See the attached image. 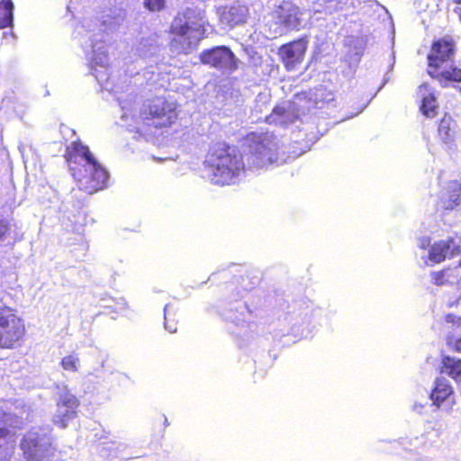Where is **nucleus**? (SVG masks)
<instances>
[{
    "label": "nucleus",
    "mask_w": 461,
    "mask_h": 461,
    "mask_svg": "<svg viewBox=\"0 0 461 461\" xmlns=\"http://www.w3.org/2000/svg\"><path fill=\"white\" fill-rule=\"evenodd\" d=\"M21 449L27 461H59L49 431L45 429H34L26 433L21 442Z\"/></svg>",
    "instance_id": "nucleus-7"
},
{
    "label": "nucleus",
    "mask_w": 461,
    "mask_h": 461,
    "mask_svg": "<svg viewBox=\"0 0 461 461\" xmlns=\"http://www.w3.org/2000/svg\"><path fill=\"white\" fill-rule=\"evenodd\" d=\"M246 166L249 169H260L279 159V145L276 136L265 133L249 145L245 153Z\"/></svg>",
    "instance_id": "nucleus-6"
},
{
    "label": "nucleus",
    "mask_w": 461,
    "mask_h": 461,
    "mask_svg": "<svg viewBox=\"0 0 461 461\" xmlns=\"http://www.w3.org/2000/svg\"><path fill=\"white\" fill-rule=\"evenodd\" d=\"M420 248L426 249L427 247L430 246V239L429 238H423L420 242Z\"/></svg>",
    "instance_id": "nucleus-36"
},
{
    "label": "nucleus",
    "mask_w": 461,
    "mask_h": 461,
    "mask_svg": "<svg viewBox=\"0 0 461 461\" xmlns=\"http://www.w3.org/2000/svg\"><path fill=\"white\" fill-rule=\"evenodd\" d=\"M79 365V358L76 355H69L62 358L61 366L67 371L76 372Z\"/></svg>",
    "instance_id": "nucleus-31"
},
{
    "label": "nucleus",
    "mask_w": 461,
    "mask_h": 461,
    "mask_svg": "<svg viewBox=\"0 0 461 461\" xmlns=\"http://www.w3.org/2000/svg\"><path fill=\"white\" fill-rule=\"evenodd\" d=\"M324 12L328 14L355 7L353 0H322Z\"/></svg>",
    "instance_id": "nucleus-29"
},
{
    "label": "nucleus",
    "mask_w": 461,
    "mask_h": 461,
    "mask_svg": "<svg viewBox=\"0 0 461 461\" xmlns=\"http://www.w3.org/2000/svg\"><path fill=\"white\" fill-rule=\"evenodd\" d=\"M333 100L334 97L331 93L326 94L323 89H316L310 94L308 108L322 109L326 104H329Z\"/></svg>",
    "instance_id": "nucleus-26"
},
{
    "label": "nucleus",
    "mask_w": 461,
    "mask_h": 461,
    "mask_svg": "<svg viewBox=\"0 0 461 461\" xmlns=\"http://www.w3.org/2000/svg\"><path fill=\"white\" fill-rule=\"evenodd\" d=\"M204 163L207 177L211 183L218 185L235 184L247 167L243 156L225 144L212 148Z\"/></svg>",
    "instance_id": "nucleus-5"
},
{
    "label": "nucleus",
    "mask_w": 461,
    "mask_h": 461,
    "mask_svg": "<svg viewBox=\"0 0 461 461\" xmlns=\"http://www.w3.org/2000/svg\"><path fill=\"white\" fill-rule=\"evenodd\" d=\"M144 5L149 11H160L165 5V0H145Z\"/></svg>",
    "instance_id": "nucleus-33"
},
{
    "label": "nucleus",
    "mask_w": 461,
    "mask_h": 461,
    "mask_svg": "<svg viewBox=\"0 0 461 461\" xmlns=\"http://www.w3.org/2000/svg\"><path fill=\"white\" fill-rule=\"evenodd\" d=\"M136 53L142 59L155 58L161 50L157 35L142 37L136 46Z\"/></svg>",
    "instance_id": "nucleus-19"
},
{
    "label": "nucleus",
    "mask_w": 461,
    "mask_h": 461,
    "mask_svg": "<svg viewBox=\"0 0 461 461\" xmlns=\"http://www.w3.org/2000/svg\"><path fill=\"white\" fill-rule=\"evenodd\" d=\"M239 305L241 310L239 313L234 312L233 310L230 309L226 311L223 316L227 321H230L238 327H244L245 323H247L246 315L249 314V312L246 303H240Z\"/></svg>",
    "instance_id": "nucleus-28"
},
{
    "label": "nucleus",
    "mask_w": 461,
    "mask_h": 461,
    "mask_svg": "<svg viewBox=\"0 0 461 461\" xmlns=\"http://www.w3.org/2000/svg\"><path fill=\"white\" fill-rule=\"evenodd\" d=\"M111 447H113V448H115L117 450L122 451V450L126 448V445L124 443H115V442H113Z\"/></svg>",
    "instance_id": "nucleus-38"
},
{
    "label": "nucleus",
    "mask_w": 461,
    "mask_h": 461,
    "mask_svg": "<svg viewBox=\"0 0 461 461\" xmlns=\"http://www.w3.org/2000/svg\"><path fill=\"white\" fill-rule=\"evenodd\" d=\"M12 224L5 220H0V244L11 237Z\"/></svg>",
    "instance_id": "nucleus-32"
},
{
    "label": "nucleus",
    "mask_w": 461,
    "mask_h": 461,
    "mask_svg": "<svg viewBox=\"0 0 461 461\" xmlns=\"http://www.w3.org/2000/svg\"><path fill=\"white\" fill-rule=\"evenodd\" d=\"M171 316H174L173 307L167 303L164 307V327L168 332L174 333L177 328L174 319H170Z\"/></svg>",
    "instance_id": "nucleus-30"
},
{
    "label": "nucleus",
    "mask_w": 461,
    "mask_h": 461,
    "mask_svg": "<svg viewBox=\"0 0 461 461\" xmlns=\"http://www.w3.org/2000/svg\"><path fill=\"white\" fill-rule=\"evenodd\" d=\"M461 204V184L457 181L448 183L441 194L439 205L444 210H453Z\"/></svg>",
    "instance_id": "nucleus-18"
},
{
    "label": "nucleus",
    "mask_w": 461,
    "mask_h": 461,
    "mask_svg": "<svg viewBox=\"0 0 461 461\" xmlns=\"http://www.w3.org/2000/svg\"><path fill=\"white\" fill-rule=\"evenodd\" d=\"M149 73H151L152 75H154V71H151V72H149V71H146V72H144L143 76L146 77H147V74H149Z\"/></svg>",
    "instance_id": "nucleus-39"
},
{
    "label": "nucleus",
    "mask_w": 461,
    "mask_h": 461,
    "mask_svg": "<svg viewBox=\"0 0 461 461\" xmlns=\"http://www.w3.org/2000/svg\"><path fill=\"white\" fill-rule=\"evenodd\" d=\"M265 97H266V96L258 95L257 103H258L260 99H263V98H265Z\"/></svg>",
    "instance_id": "nucleus-40"
},
{
    "label": "nucleus",
    "mask_w": 461,
    "mask_h": 461,
    "mask_svg": "<svg viewBox=\"0 0 461 461\" xmlns=\"http://www.w3.org/2000/svg\"><path fill=\"white\" fill-rule=\"evenodd\" d=\"M456 4H461V0H454Z\"/></svg>",
    "instance_id": "nucleus-41"
},
{
    "label": "nucleus",
    "mask_w": 461,
    "mask_h": 461,
    "mask_svg": "<svg viewBox=\"0 0 461 461\" xmlns=\"http://www.w3.org/2000/svg\"><path fill=\"white\" fill-rule=\"evenodd\" d=\"M165 424L167 425V419L165 417Z\"/></svg>",
    "instance_id": "nucleus-43"
},
{
    "label": "nucleus",
    "mask_w": 461,
    "mask_h": 461,
    "mask_svg": "<svg viewBox=\"0 0 461 461\" xmlns=\"http://www.w3.org/2000/svg\"><path fill=\"white\" fill-rule=\"evenodd\" d=\"M299 118V105L295 102H284L273 108L266 120L268 123L282 126L294 122Z\"/></svg>",
    "instance_id": "nucleus-16"
},
{
    "label": "nucleus",
    "mask_w": 461,
    "mask_h": 461,
    "mask_svg": "<svg viewBox=\"0 0 461 461\" xmlns=\"http://www.w3.org/2000/svg\"><path fill=\"white\" fill-rule=\"evenodd\" d=\"M65 157L79 189L91 194L106 187L109 174L87 146L78 140L72 141L67 147Z\"/></svg>",
    "instance_id": "nucleus-3"
},
{
    "label": "nucleus",
    "mask_w": 461,
    "mask_h": 461,
    "mask_svg": "<svg viewBox=\"0 0 461 461\" xmlns=\"http://www.w3.org/2000/svg\"><path fill=\"white\" fill-rule=\"evenodd\" d=\"M56 411L52 416V422L60 429H65L68 423L77 416L79 401L67 385L59 384L56 387Z\"/></svg>",
    "instance_id": "nucleus-9"
},
{
    "label": "nucleus",
    "mask_w": 461,
    "mask_h": 461,
    "mask_svg": "<svg viewBox=\"0 0 461 461\" xmlns=\"http://www.w3.org/2000/svg\"><path fill=\"white\" fill-rule=\"evenodd\" d=\"M461 260L459 266L454 268H447L439 272L432 273L433 283L436 285H444L447 284H461Z\"/></svg>",
    "instance_id": "nucleus-22"
},
{
    "label": "nucleus",
    "mask_w": 461,
    "mask_h": 461,
    "mask_svg": "<svg viewBox=\"0 0 461 461\" xmlns=\"http://www.w3.org/2000/svg\"><path fill=\"white\" fill-rule=\"evenodd\" d=\"M303 10L294 2L282 0L275 6L273 18L281 26L280 33L288 30H299L304 22Z\"/></svg>",
    "instance_id": "nucleus-10"
},
{
    "label": "nucleus",
    "mask_w": 461,
    "mask_h": 461,
    "mask_svg": "<svg viewBox=\"0 0 461 461\" xmlns=\"http://www.w3.org/2000/svg\"><path fill=\"white\" fill-rule=\"evenodd\" d=\"M419 95L421 97L420 111L428 118H433L437 113V100L433 93L429 90L428 84H423L419 87Z\"/></svg>",
    "instance_id": "nucleus-20"
},
{
    "label": "nucleus",
    "mask_w": 461,
    "mask_h": 461,
    "mask_svg": "<svg viewBox=\"0 0 461 461\" xmlns=\"http://www.w3.org/2000/svg\"><path fill=\"white\" fill-rule=\"evenodd\" d=\"M429 74L432 77L438 78L443 86H445L448 81L461 82V68L456 66H451L450 69H445L440 73L429 70Z\"/></svg>",
    "instance_id": "nucleus-25"
},
{
    "label": "nucleus",
    "mask_w": 461,
    "mask_h": 461,
    "mask_svg": "<svg viewBox=\"0 0 461 461\" xmlns=\"http://www.w3.org/2000/svg\"><path fill=\"white\" fill-rule=\"evenodd\" d=\"M307 47V39L301 38L279 48L278 55L287 70H294L303 62Z\"/></svg>",
    "instance_id": "nucleus-13"
},
{
    "label": "nucleus",
    "mask_w": 461,
    "mask_h": 461,
    "mask_svg": "<svg viewBox=\"0 0 461 461\" xmlns=\"http://www.w3.org/2000/svg\"><path fill=\"white\" fill-rule=\"evenodd\" d=\"M348 58L350 59L349 68L351 74L360 61L361 55L357 51H354L348 55Z\"/></svg>",
    "instance_id": "nucleus-34"
},
{
    "label": "nucleus",
    "mask_w": 461,
    "mask_h": 461,
    "mask_svg": "<svg viewBox=\"0 0 461 461\" xmlns=\"http://www.w3.org/2000/svg\"><path fill=\"white\" fill-rule=\"evenodd\" d=\"M126 14L122 9L110 11L101 17L84 18L78 33L83 34L81 41L90 73L106 90L121 94L120 86L113 85L110 73V58L107 50L109 36L117 32L124 22Z\"/></svg>",
    "instance_id": "nucleus-1"
},
{
    "label": "nucleus",
    "mask_w": 461,
    "mask_h": 461,
    "mask_svg": "<svg viewBox=\"0 0 461 461\" xmlns=\"http://www.w3.org/2000/svg\"><path fill=\"white\" fill-rule=\"evenodd\" d=\"M455 53L454 42L450 40L440 39L436 41L428 56L429 70L436 71L441 63L452 59Z\"/></svg>",
    "instance_id": "nucleus-15"
},
{
    "label": "nucleus",
    "mask_w": 461,
    "mask_h": 461,
    "mask_svg": "<svg viewBox=\"0 0 461 461\" xmlns=\"http://www.w3.org/2000/svg\"><path fill=\"white\" fill-rule=\"evenodd\" d=\"M14 4L11 0H3L0 3V29L13 26Z\"/></svg>",
    "instance_id": "nucleus-27"
},
{
    "label": "nucleus",
    "mask_w": 461,
    "mask_h": 461,
    "mask_svg": "<svg viewBox=\"0 0 461 461\" xmlns=\"http://www.w3.org/2000/svg\"><path fill=\"white\" fill-rule=\"evenodd\" d=\"M259 277L258 276H253L251 278V283L249 285L243 284V288L247 291L251 290L255 285H257L259 283Z\"/></svg>",
    "instance_id": "nucleus-35"
},
{
    "label": "nucleus",
    "mask_w": 461,
    "mask_h": 461,
    "mask_svg": "<svg viewBox=\"0 0 461 461\" xmlns=\"http://www.w3.org/2000/svg\"><path fill=\"white\" fill-rule=\"evenodd\" d=\"M461 251V238H448L447 240L435 242L429 253V258L433 263H440L446 258H453Z\"/></svg>",
    "instance_id": "nucleus-14"
},
{
    "label": "nucleus",
    "mask_w": 461,
    "mask_h": 461,
    "mask_svg": "<svg viewBox=\"0 0 461 461\" xmlns=\"http://www.w3.org/2000/svg\"><path fill=\"white\" fill-rule=\"evenodd\" d=\"M249 8L245 5L235 4L230 6H225L220 12V21L221 24L230 28L243 24L249 17Z\"/></svg>",
    "instance_id": "nucleus-17"
},
{
    "label": "nucleus",
    "mask_w": 461,
    "mask_h": 461,
    "mask_svg": "<svg viewBox=\"0 0 461 461\" xmlns=\"http://www.w3.org/2000/svg\"><path fill=\"white\" fill-rule=\"evenodd\" d=\"M386 82H387V79H384V81L383 82L382 86H384L386 84Z\"/></svg>",
    "instance_id": "nucleus-42"
},
{
    "label": "nucleus",
    "mask_w": 461,
    "mask_h": 461,
    "mask_svg": "<svg viewBox=\"0 0 461 461\" xmlns=\"http://www.w3.org/2000/svg\"><path fill=\"white\" fill-rule=\"evenodd\" d=\"M203 64L217 68L222 72H232L237 68L234 53L226 46H217L204 50L200 54Z\"/></svg>",
    "instance_id": "nucleus-11"
},
{
    "label": "nucleus",
    "mask_w": 461,
    "mask_h": 461,
    "mask_svg": "<svg viewBox=\"0 0 461 461\" xmlns=\"http://www.w3.org/2000/svg\"><path fill=\"white\" fill-rule=\"evenodd\" d=\"M453 393V388L447 379L445 377L437 378L432 392L429 394V399L432 401L431 405L439 407L448 396Z\"/></svg>",
    "instance_id": "nucleus-21"
},
{
    "label": "nucleus",
    "mask_w": 461,
    "mask_h": 461,
    "mask_svg": "<svg viewBox=\"0 0 461 461\" xmlns=\"http://www.w3.org/2000/svg\"><path fill=\"white\" fill-rule=\"evenodd\" d=\"M455 122L450 116L445 115L438 125V136L444 143H449L454 140L456 130Z\"/></svg>",
    "instance_id": "nucleus-24"
},
{
    "label": "nucleus",
    "mask_w": 461,
    "mask_h": 461,
    "mask_svg": "<svg viewBox=\"0 0 461 461\" xmlns=\"http://www.w3.org/2000/svg\"><path fill=\"white\" fill-rule=\"evenodd\" d=\"M28 419V414L23 417V414L12 412H0V441L5 440L6 447L5 456L0 458V461H10V453L14 449L15 443V433L10 429H22L24 420ZM3 447L0 442V448Z\"/></svg>",
    "instance_id": "nucleus-12"
},
{
    "label": "nucleus",
    "mask_w": 461,
    "mask_h": 461,
    "mask_svg": "<svg viewBox=\"0 0 461 461\" xmlns=\"http://www.w3.org/2000/svg\"><path fill=\"white\" fill-rule=\"evenodd\" d=\"M116 99L122 112L119 123L131 131H140L141 123L155 128L167 127L176 118L175 108L163 97H157L144 104L140 111L135 104L136 95L133 91L125 95L121 94Z\"/></svg>",
    "instance_id": "nucleus-2"
},
{
    "label": "nucleus",
    "mask_w": 461,
    "mask_h": 461,
    "mask_svg": "<svg viewBox=\"0 0 461 461\" xmlns=\"http://www.w3.org/2000/svg\"><path fill=\"white\" fill-rule=\"evenodd\" d=\"M25 328L14 309L0 303V348H12L23 337Z\"/></svg>",
    "instance_id": "nucleus-8"
},
{
    "label": "nucleus",
    "mask_w": 461,
    "mask_h": 461,
    "mask_svg": "<svg viewBox=\"0 0 461 461\" xmlns=\"http://www.w3.org/2000/svg\"><path fill=\"white\" fill-rule=\"evenodd\" d=\"M428 403V402H426V403H419V402H416L414 405H413V411H417L418 413H421L422 412V410L423 408L425 407V405Z\"/></svg>",
    "instance_id": "nucleus-37"
},
{
    "label": "nucleus",
    "mask_w": 461,
    "mask_h": 461,
    "mask_svg": "<svg viewBox=\"0 0 461 461\" xmlns=\"http://www.w3.org/2000/svg\"><path fill=\"white\" fill-rule=\"evenodd\" d=\"M207 23L203 5L190 4L187 5L171 23V32L174 35L171 48L177 53L190 52L206 33L205 25Z\"/></svg>",
    "instance_id": "nucleus-4"
},
{
    "label": "nucleus",
    "mask_w": 461,
    "mask_h": 461,
    "mask_svg": "<svg viewBox=\"0 0 461 461\" xmlns=\"http://www.w3.org/2000/svg\"><path fill=\"white\" fill-rule=\"evenodd\" d=\"M446 321L453 323V329L447 336V345L449 348L461 352V318H456L453 314H447Z\"/></svg>",
    "instance_id": "nucleus-23"
}]
</instances>
